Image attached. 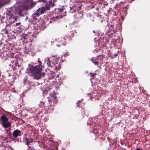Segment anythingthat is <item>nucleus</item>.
Segmentation results:
<instances>
[{"label":"nucleus","mask_w":150,"mask_h":150,"mask_svg":"<svg viewBox=\"0 0 150 150\" xmlns=\"http://www.w3.org/2000/svg\"><path fill=\"white\" fill-rule=\"evenodd\" d=\"M58 18V16H57L56 17V18Z\"/></svg>","instance_id":"b1692460"},{"label":"nucleus","mask_w":150,"mask_h":150,"mask_svg":"<svg viewBox=\"0 0 150 150\" xmlns=\"http://www.w3.org/2000/svg\"><path fill=\"white\" fill-rule=\"evenodd\" d=\"M21 24V23H16V25H18Z\"/></svg>","instance_id":"6ab92c4d"},{"label":"nucleus","mask_w":150,"mask_h":150,"mask_svg":"<svg viewBox=\"0 0 150 150\" xmlns=\"http://www.w3.org/2000/svg\"><path fill=\"white\" fill-rule=\"evenodd\" d=\"M83 15V14L81 13H78L76 14V16H79L80 18H81Z\"/></svg>","instance_id":"2eb2a0df"},{"label":"nucleus","mask_w":150,"mask_h":150,"mask_svg":"<svg viewBox=\"0 0 150 150\" xmlns=\"http://www.w3.org/2000/svg\"><path fill=\"white\" fill-rule=\"evenodd\" d=\"M48 100L50 102H53L55 103L57 102V97L54 96L50 97Z\"/></svg>","instance_id":"9b49d317"},{"label":"nucleus","mask_w":150,"mask_h":150,"mask_svg":"<svg viewBox=\"0 0 150 150\" xmlns=\"http://www.w3.org/2000/svg\"><path fill=\"white\" fill-rule=\"evenodd\" d=\"M20 2L23 7L26 8H30L36 4V2H33V0H20Z\"/></svg>","instance_id":"f03ea898"},{"label":"nucleus","mask_w":150,"mask_h":150,"mask_svg":"<svg viewBox=\"0 0 150 150\" xmlns=\"http://www.w3.org/2000/svg\"><path fill=\"white\" fill-rule=\"evenodd\" d=\"M80 8L81 7L80 6L76 7V5H74L72 7L70 8L71 12L72 13H75L76 10H78V11H79V10L80 9Z\"/></svg>","instance_id":"1a4fd4ad"},{"label":"nucleus","mask_w":150,"mask_h":150,"mask_svg":"<svg viewBox=\"0 0 150 150\" xmlns=\"http://www.w3.org/2000/svg\"><path fill=\"white\" fill-rule=\"evenodd\" d=\"M50 58H48L47 60V64L49 67H53V66H54L56 70H58L59 69V64L57 62L56 63H54L55 60H53V62L52 63V65H51V63L50 60Z\"/></svg>","instance_id":"39448f33"},{"label":"nucleus","mask_w":150,"mask_h":150,"mask_svg":"<svg viewBox=\"0 0 150 150\" xmlns=\"http://www.w3.org/2000/svg\"><path fill=\"white\" fill-rule=\"evenodd\" d=\"M31 150H35L34 149H31Z\"/></svg>","instance_id":"393cba45"},{"label":"nucleus","mask_w":150,"mask_h":150,"mask_svg":"<svg viewBox=\"0 0 150 150\" xmlns=\"http://www.w3.org/2000/svg\"><path fill=\"white\" fill-rule=\"evenodd\" d=\"M17 17L12 12L8 14L7 16V21L10 24L14 23L16 21Z\"/></svg>","instance_id":"20e7f679"},{"label":"nucleus","mask_w":150,"mask_h":150,"mask_svg":"<svg viewBox=\"0 0 150 150\" xmlns=\"http://www.w3.org/2000/svg\"><path fill=\"white\" fill-rule=\"evenodd\" d=\"M52 0V3H53L54 4V2H55V1H57V0Z\"/></svg>","instance_id":"aec40b11"},{"label":"nucleus","mask_w":150,"mask_h":150,"mask_svg":"<svg viewBox=\"0 0 150 150\" xmlns=\"http://www.w3.org/2000/svg\"><path fill=\"white\" fill-rule=\"evenodd\" d=\"M93 63H94L96 65H98V62H93Z\"/></svg>","instance_id":"f3484780"},{"label":"nucleus","mask_w":150,"mask_h":150,"mask_svg":"<svg viewBox=\"0 0 150 150\" xmlns=\"http://www.w3.org/2000/svg\"><path fill=\"white\" fill-rule=\"evenodd\" d=\"M0 119L2 121V124L4 128H8L11 127V122L8 121V118L6 116L3 115L1 117Z\"/></svg>","instance_id":"7ed1b4c3"},{"label":"nucleus","mask_w":150,"mask_h":150,"mask_svg":"<svg viewBox=\"0 0 150 150\" xmlns=\"http://www.w3.org/2000/svg\"><path fill=\"white\" fill-rule=\"evenodd\" d=\"M39 64L37 66H32L29 68V70H28V73H31L33 76V79H39L44 77L45 73L41 72L42 68L41 67V62L39 60L38 61Z\"/></svg>","instance_id":"f257e3e1"},{"label":"nucleus","mask_w":150,"mask_h":150,"mask_svg":"<svg viewBox=\"0 0 150 150\" xmlns=\"http://www.w3.org/2000/svg\"><path fill=\"white\" fill-rule=\"evenodd\" d=\"M26 143L28 145L30 143L32 142H33V139H26Z\"/></svg>","instance_id":"ddd939ff"},{"label":"nucleus","mask_w":150,"mask_h":150,"mask_svg":"<svg viewBox=\"0 0 150 150\" xmlns=\"http://www.w3.org/2000/svg\"><path fill=\"white\" fill-rule=\"evenodd\" d=\"M45 107L44 105V103L43 102L41 101L39 105V107L40 108H43Z\"/></svg>","instance_id":"4468645a"},{"label":"nucleus","mask_w":150,"mask_h":150,"mask_svg":"<svg viewBox=\"0 0 150 150\" xmlns=\"http://www.w3.org/2000/svg\"><path fill=\"white\" fill-rule=\"evenodd\" d=\"M38 2H43V3H45L46 2V0H38Z\"/></svg>","instance_id":"dca6fc26"},{"label":"nucleus","mask_w":150,"mask_h":150,"mask_svg":"<svg viewBox=\"0 0 150 150\" xmlns=\"http://www.w3.org/2000/svg\"><path fill=\"white\" fill-rule=\"evenodd\" d=\"M21 134V132L19 130L16 129L14 130L13 132V136L15 138H17Z\"/></svg>","instance_id":"6e6552de"},{"label":"nucleus","mask_w":150,"mask_h":150,"mask_svg":"<svg viewBox=\"0 0 150 150\" xmlns=\"http://www.w3.org/2000/svg\"><path fill=\"white\" fill-rule=\"evenodd\" d=\"M46 3L45 8L47 10H49L51 7H53L54 5V4L52 3V0H50L48 2Z\"/></svg>","instance_id":"0eeeda50"},{"label":"nucleus","mask_w":150,"mask_h":150,"mask_svg":"<svg viewBox=\"0 0 150 150\" xmlns=\"http://www.w3.org/2000/svg\"><path fill=\"white\" fill-rule=\"evenodd\" d=\"M90 74H91V76H94L95 75V74L92 73H90Z\"/></svg>","instance_id":"a211bd4d"},{"label":"nucleus","mask_w":150,"mask_h":150,"mask_svg":"<svg viewBox=\"0 0 150 150\" xmlns=\"http://www.w3.org/2000/svg\"><path fill=\"white\" fill-rule=\"evenodd\" d=\"M66 42V41L64 38H62L61 40L60 41V44L59 45H57V46L58 47H60L61 45H65L66 44H65Z\"/></svg>","instance_id":"f8f14e48"},{"label":"nucleus","mask_w":150,"mask_h":150,"mask_svg":"<svg viewBox=\"0 0 150 150\" xmlns=\"http://www.w3.org/2000/svg\"><path fill=\"white\" fill-rule=\"evenodd\" d=\"M46 10L45 7H41L39 8L34 13V14L36 16H39L40 14H42Z\"/></svg>","instance_id":"423d86ee"},{"label":"nucleus","mask_w":150,"mask_h":150,"mask_svg":"<svg viewBox=\"0 0 150 150\" xmlns=\"http://www.w3.org/2000/svg\"><path fill=\"white\" fill-rule=\"evenodd\" d=\"M91 61L93 63V62H94V61H93V58H92L91 59Z\"/></svg>","instance_id":"5701e85b"},{"label":"nucleus","mask_w":150,"mask_h":150,"mask_svg":"<svg viewBox=\"0 0 150 150\" xmlns=\"http://www.w3.org/2000/svg\"><path fill=\"white\" fill-rule=\"evenodd\" d=\"M117 55V54H116V53H115V54H114L113 55L114 56V57H115Z\"/></svg>","instance_id":"412c9836"},{"label":"nucleus","mask_w":150,"mask_h":150,"mask_svg":"<svg viewBox=\"0 0 150 150\" xmlns=\"http://www.w3.org/2000/svg\"><path fill=\"white\" fill-rule=\"evenodd\" d=\"M15 12V11H12V12L16 15L17 14H18L19 15L21 16L22 15V9H16Z\"/></svg>","instance_id":"9d476101"},{"label":"nucleus","mask_w":150,"mask_h":150,"mask_svg":"<svg viewBox=\"0 0 150 150\" xmlns=\"http://www.w3.org/2000/svg\"><path fill=\"white\" fill-rule=\"evenodd\" d=\"M136 150H142V149H141L139 148H137L136 149Z\"/></svg>","instance_id":"4be33fe9"}]
</instances>
